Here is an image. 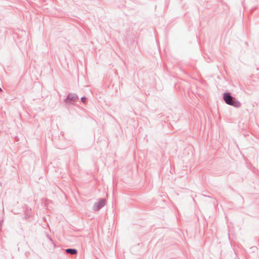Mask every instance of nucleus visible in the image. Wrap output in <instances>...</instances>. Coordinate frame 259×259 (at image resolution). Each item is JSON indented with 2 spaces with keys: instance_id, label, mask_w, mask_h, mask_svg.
Instances as JSON below:
<instances>
[{
  "instance_id": "nucleus-1",
  "label": "nucleus",
  "mask_w": 259,
  "mask_h": 259,
  "mask_svg": "<svg viewBox=\"0 0 259 259\" xmlns=\"http://www.w3.org/2000/svg\"><path fill=\"white\" fill-rule=\"evenodd\" d=\"M223 99L227 104L233 106L235 107H239L240 106V102L234 100L233 97L229 93H225L223 96Z\"/></svg>"
},
{
  "instance_id": "nucleus-2",
  "label": "nucleus",
  "mask_w": 259,
  "mask_h": 259,
  "mask_svg": "<svg viewBox=\"0 0 259 259\" xmlns=\"http://www.w3.org/2000/svg\"><path fill=\"white\" fill-rule=\"evenodd\" d=\"M105 204V201L104 200H101L97 203L96 204L95 206V209L96 210H98L103 206H104Z\"/></svg>"
},
{
  "instance_id": "nucleus-3",
  "label": "nucleus",
  "mask_w": 259,
  "mask_h": 259,
  "mask_svg": "<svg viewBox=\"0 0 259 259\" xmlns=\"http://www.w3.org/2000/svg\"><path fill=\"white\" fill-rule=\"evenodd\" d=\"M67 253H70L71 254H74L76 253V250L75 249H67L66 250Z\"/></svg>"
},
{
  "instance_id": "nucleus-4",
  "label": "nucleus",
  "mask_w": 259,
  "mask_h": 259,
  "mask_svg": "<svg viewBox=\"0 0 259 259\" xmlns=\"http://www.w3.org/2000/svg\"><path fill=\"white\" fill-rule=\"evenodd\" d=\"M85 98H81V101H82L83 102H85Z\"/></svg>"
},
{
  "instance_id": "nucleus-5",
  "label": "nucleus",
  "mask_w": 259,
  "mask_h": 259,
  "mask_svg": "<svg viewBox=\"0 0 259 259\" xmlns=\"http://www.w3.org/2000/svg\"><path fill=\"white\" fill-rule=\"evenodd\" d=\"M0 91H2V89L0 88Z\"/></svg>"
}]
</instances>
